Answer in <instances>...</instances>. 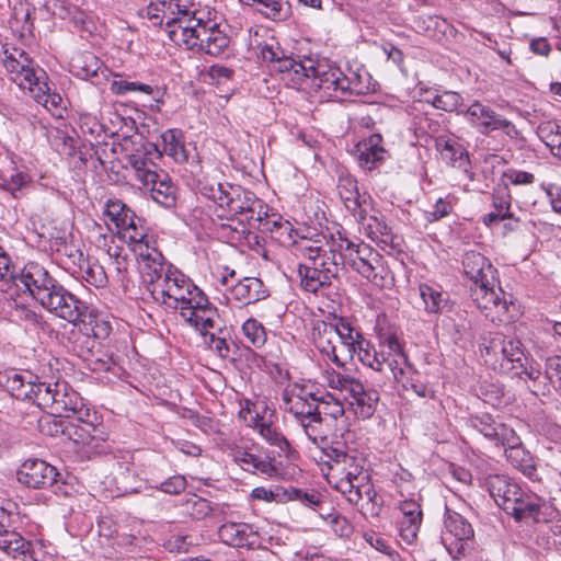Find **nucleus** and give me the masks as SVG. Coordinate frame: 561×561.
<instances>
[{"label": "nucleus", "instance_id": "f257e3e1", "mask_svg": "<svg viewBox=\"0 0 561 561\" xmlns=\"http://www.w3.org/2000/svg\"><path fill=\"white\" fill-rule=\"evenodd\" d=\"M462 267L472 282L473 301L488 320L499 325L510 324L522 316L520 305L499 286L496 270L488 257L469 251L463 256Z\"/></svg>", "mask_w": 561, "mask_h": 561}, {"label": "nucleus", "instance_id": "f03ea898", "mask_svg": "<svg viewBox=\"0 0 561 561\" xmlns=\"http://www.w3.org/2000/svg\"><path fill=\"white\" fill-rule=\"evenodd\" d=\"M148 291L154 300L179 310L182 319L204 335L218 324L217 310L207 297L176 270H168Z\"/></svg>", "mask_w": 561, "mask_h": 561}, {"label": "nucleus", "instance_id": "7ed1b4c3", "mask_svg": "<svg viewBox=\"0 0 561 561\" xmlns=\"http://www.w3.org/2000/svg\"><path fill=\"white\" fill-rule=\"evenodd\" d=\"M204 194L214 201L219 217L237 222V233L256 229L267 214V205L239 185L218 183L205 186Z\"/></svg>", "mask_w": 561, "mask_h": 561}, {"label": "nucleus", "instance_id": "20e7f679", "mask_svg": "<svg viewBox=\"0 0 561 561\" xmlns=\"http://www.w3.org/2000/svg\"><path fill=\"white\" fill-rule=\"evenodd\" d=\"M312 339L316 347L337 366H344L355 354L358 355L364 340L347 322H317Z\"/></svg>", "mask_w": 561, "mask_h": 561}, {"label": "nucleus", "instance_id": "39448f33", "mask_svg": "<svg viewBox=\"0 0 561 561\" xmlns=\"http://www.w3.org/2000/svg\"><path fill=\"white\" fill-rule=\"evenodd\" d=\"M130 221V225L127 222L122 225L116 233L118 238L125 240L131 247V251L137 256L142 283L149 289L171 268L163 265L161 253L150 244L141 220L134 215Z\"/></svg>", "mask_w": 561, "mask_h": 561}, {"label": "nucleus", "instance_id": "423d86ee", "mask_svg": "<svg viewBox=\"0 0 561 561\" xmlns=\"http://www.w3.org/2000/svg\"><path fill=\"white\" fill-rule=\"evenodd\" d=\"M43 307L57 317L78 327L85 335H93L98 339L105 337L110 333V327L104 321H98L82 302L61 287L54 285L47 294L38 300Z\"/></svg>", "mask_w": 561, "mask_h": 561}, {"label": "nucleus", "instance_id": "0eeeda50", "mask_svg": "<svg viewBox=\"0 0 561 561\" xmlns=\"http://www.w3.org/2000/svg\"><path fill=\"white\" fill-rule=\"evenodd\" d=\"M358 358L376 371H383L385 366H387L393 382L408 387V375L411 373V367L407 363L397 335L392 333L381 334L378 350H370L369 343L364 341L363 347L358 352Z\"/></svg>", "mask_w": 561, "mask_h": 561}, {"label": "nucleus", "instance_id": "6e6552de", "mask_svg": "<svg viewBox=\"0 0 561 561\" xmlns=\"http://www.w3.org/2000/svg\"><path fill=\"white\" fill-rule=\"evenodd\" d=\"M181 23L171 32V41L179 47L217 56L229 46V37L214 23H204L195 14Z\"/></svg>", "mask_w": 561, "mask_h": 561}, {"label": "nucleus", "instance_id": "1a4fd4ad", "mask_svg": "<svg viewBox=\"0 0 561 561\" xmlns=\"http://www.w3.org/2000/svg\"><path fill=\"white\" fill-rule=\"evenodd\" d=\"M257 48L261 58L274 65V70L280 73L282 80L288 87L309 91L316 69L312 59L295 60L286 57L274 37L266 38Z\"/></svg>", "mask_w": 561, "mask_h": 561}, {"label": "nucleus", "instance_id": "9d476101", "mask_svg": "<svg viewBox=\"0 0 561 561\" xmlns=\"http://www.w3.org/2000/svg\"><path fill=\"white\" fill-rule=\"evenodd\" d=\"M328 482L337 491L345 494L352 503L358 504L362 500L360 486L357 482L363 474V460L355 453L333 449L329 454Z\"/></svg>", "mask_w": 561, "mask_h": 561}, {"label": "nucleus", "instance_id": "9b49d317", "mask_svg": "<svg viewBox=\"0 0 561 561\" xmlns=\"http://www.w3.org/2000/svg\"><path fill=\"white\" fill-rule=\"evenodd\" d=\"M523 355L519 341L503 335L490 339L482 352L484 363L501 373L512 371Z\"/></svg>", "mask_w": 561, "mask_h": 561}, {"label": "nucleus", "instance_id": "f8f14e48", "mask_svg": "<svg viewBox=\"0 0 561 561\" xmlns=\"http://www.w3.org/2000/svg\"><path fill=\"white\" fill-rule=\"evenodd\" d=\"M3 55L4 68L21 89L28 91L41 79H45V72L41 69H35L32 60L23 49L5 45Z\"/></svg>", "mask_w": 561, "mask_h": 561}, {"label": "nucleus", "instance_id": "ddd939ff", "mask_svg": "<svg viewBox=\"0 0 561 561\" xmlns=\"http://www.w3.org/2000/svg\"><path fill=\"white\" fill-rule=\"evenodd\" d=\"M317 398L306 387L298 383L288 385L282 394L280 407L301 421L305 427L317 421L314 402Z\"/></svg>", "mask_w": 561, "mask_h": 561}, {"label": "nucleus", "instance_id": "4468645a", "mask_svg": "<svg viewBox=\"0 0 561 561\" xmlns=\"http://www.w3.org/2000/svg\"><path fill=\"white\" fill-rule=\"evenodd\" d=\"M472 537L471 525L460 514L449 512L445 518V530L442 536L448 552L456 559L465 556Z\"/></svg>", "mask_w": 561, "mask_h": 561}, {"label": "nucleus", "instance_id": "2eb2a0df", "mask_svg": "<svg viewBox=\"0 0 561 561\" xmlns=\"http://www.w3.org/2000/svg\"><path fill=\"white\" fill-rule=\"evenodd\" d=\"M465 117L482 134L501 129L510 138L518 136V130L510 121L497 115L490 106L481 102H473L465 112Z\"/></svg>", "mask_w": 561, "mask_h": 561}, {"label": "nucleus", "instance_id": "dca6fc26", "mask_svg": "<svg viewBox=\"0 0 561 561\" xmlns=\"http://www.w3.org/2000/svg\"><path fill=\"white\" fill-rule=\"evenodd\" d=\"M146 14L153 24H165L167 33L171 39V32L182 25L184 18H192V12L179 0H151L146 9Z\"/></svg>", "mask_w": 561, "mask_h": 561}, {"label": "nucleus", "instance_id": "f3484780", "mask_svg": "<svg viewBox=\"0 0 561 561\" xmlns=\"http://www.w3.org/2000/svg\"><path fill=\"white\" fill-rule=\"evenodd\" d=\"M346 82L345 75L339 68L324 61L317 62L308 92H321L320 99L329 100L336 96V92L346 91Z\"/></svg>", "mask_w": 561, "mask_h": 561}, {"label": "nucleus", "instance_id": "a211bd4d", "mask_svg": "<svg viewBox=\"0 0 561 561\" xmlns=\"http://www.w3.org/2000/svg\"><path fill=\"white\" fill-rule=\"evenodd\" d=\"M56 477V469L39 459H27L18 470L19 482L34 489L51 485Z\"/></svg>", "mask_w": 561, "mask_h": 561}, {"label": "nucleus", "instance_id": "6ab92c4d", "mask_svg": "<svg viewBox=\"0 0 561 561\" xmlns=\"http://www.w3.org/2000/svg\"><path fill=\"white\" fill-rule=\"evenodd\" d=\"M550 507L540 500L536 494L520 491L517 496L516 504L508 507L506 513L512 515L516 520H533L536 523L546 522L550 513Z\"/></svg>", "mask_w": 561, "mask_h": 561}, {"label": "nucleus", "instance_id": "aec40b11", "mask_svg": "<svg viewBox=\"0 0 561 561\" xmlns=\"http://www.w3.org/2000/svg\"><path fill=\"white\" fill-rule=\"evenodd\" d=\"M53 405H50L49 414L54 416H67L81 413L83 408L82 400L66 381H56L54 383Z\"/></svg>", "mask_w": 561, "mask_h": 561}, {"label": "nucleus", "instance_id": "412c9836", "mask_svg": "<svg viewBox=\"0 0 561 561\" xmlns=\"http://www.w3.org/2000/svg\"><path fill=\"white\" fill-rule=\"evenodd\" d=\"M18 286H23L36 300H39L55 285L47 271L36 263L26 264L19 278Z\"/></svg>", "mask_w": 561, "mask_h": 561}, {"label": "nucleus", "instance_id": "4be33fe9", "mask_svg": "<svg viewBox=\"0 0 561 561\" xmlns=\"http://www.w3.org/2000/svg\"><path fill=\"white\" fill-rule=\"evenodd\" d=\"M62 433L79 448L91 446L93 443L103 442L106 438V433L102 427L82 419L67 424Z\"/></svg>", "mask_w": 561, "mask_h": 561}, {"label": "nucleus", "instance_id": "5701e85b", "mask_svg": "<svg viewBox=\"0 0 561 561\" xmlns=\"http://www.w3.org/2000/svg\"><path fill=\"white\" fill-rule=\"evenodd\" d=\"M399 535L405 543H412L422 523L421 505L414 500H405L400 503Z\"/></svg>", "mask_w": 561, "mask_h": 561}, {"label": "nucleus", "instance_id": "b1692460", "mask_svg": "<svg viewBox=\"0 0 561 561\" xmlns=\"http://www.w3.org/2000/svg\"><path fill=\"white\" fill-rule=\"evenodd\" d=\"M0 551L20 561H37L32 553V543L19 533L3 527L0 523Z\"/></svg>", "mask_w": 561, "mask_h": 561}, {"label": "nucleus", "instance_id": "393cba45", "mask_svg": "<svg viewBox=\"0 0 561 561\" xmlns=\"http://www.w3.org/2000/svg\"><path fill=\"white\" fill-rule=\"evenodd\" d=\"M486 488L496 504L505 512L516 504L517 496H520L522 489L513 483L507 477L493 474L486 479Z\"/></svg>", "mask_w": 561, "mask_h": 561}, {"label": "nucleus", "instance_id": "a878e982", "mask_svg": "<svg viewBox=\"0 0 561 561\" xmlns=\"http://www.w3.org/2000/svg\"><path fill=\"white\" fill-rule=\"evenodd\" d=\"M251 496L255 500L266 503H287L289 501H300L308 505H313L317 503L316 496L313 494H302L297 489H286L279 485L275 486L274 489H265L263 486L254 488L252 490Z\"/></svg>", "mask_w": 561, "mask_h": 561}, {"label": "nucleus", "instance_id": "bb28decb", "mask_svg": "<svg viewBox=\"0 0 561 561\" xmlns=\"http://www.w3.org/2000/svg\"><path fill=\"white\" fill-rule=\"evenodd\" d=\"M219 537L225 543L236 547H254L259 543L256 535L248 524L222 525L219 529Z\"/></svg>", "mask_w": 561, "mask_h": 561}, {"label": "nucleus", "instance_id": "cd10ccee", "mask_svg": "<svg viewBox=\"0 0 561 561\" xmlns=\"http://www.w3.org/2000/svg\"><path fill=\"white\" fill-rule=\"evenodd\" d=\"M362 254H365V256L356 263L354 270L377 286H383L382 274L385 272V267L380 255L373 251L368 245L363 247Z\"/></svg>", "mask_w": 561, "mask_h": 561}, {"label": "nucleus", "instance_id": "c85d7f7f", "mask_svg": "<svg viewBox=\"0 0 561 561\" xmlns=\"http://www.w3.org/2000/svg\"><path fill=\"white\" fill-rule=\"evenodd\" d=\"M232 297L244 305L254 302L265 297V289L261 279L245 277L231 289Z\"/></svg>", "mask_w": 561, "mask_h": 561}, {"label": "nucleus", "instance_id": "c756f323", "mask_svg": "<svg viewBox=\"0 0 561 561\" xmlns=\"http://www.w3.org/2000/svg\"><path fill=\"white\" fill-rule=\"evenodd\" d=\"M256 229L274 233V237L283 243L294 242L291 224L275 213L270 214L268 208L265 218H262Z\"/></svg>", "mask_w": 561, "mask_h": 561}, {"label": "nucleus", "instance_id": "7c9ffc66", "mask_svg": "<svg viewBox=\"0 0 561 561\" xmlns=\"http://www.w3.org/2000/svg\"><path fill=\"white\" fill-rule=\"evenodd\" d=\"M30 182L31 178L13 164L0 169V188L13 196L16 192L26 187Z\"/></svg>", "mask_w": 561, "mask_h": 561}, {"label": "nucleus", "instance_id": "2f4dec72", "mask_svg": "<svg viewBox=\"0 0 561 561\" xmlns=\"http://www.w3.org/2000/svg\"><path fill=\"white\" fill-rule=\"evenodd\" d=\"M30 94L54 115H61L64 110L62 99L57 93H49V88L44 79H41L30 90Z\"/></svg>", "mask_w": 561, "mask_h": 561}, {"label": "nucleus", "instance_id": "473e14b6", "mask_svg": "<svg viewBox=\"0 0 561 561\" xmlns=\"http://www.w3.org/2000/svg\"><path fill=\"white\" fill-rule=\"evenodd\" d=\"M358 150L360 164L366 169H371L377 161L383 159L385 149L381 136L378 134L371 135L359 144Z\"/></svg>", "mask_w": 561, "mask_h": 561}, {"label": "nucleus", "instance_id": "72a5a7b5", "mask_svg": "<svg viewBox=\"0 0 561 561\" xmlns=\"http://www.w3.org/2000/svg\"><path fill=\"white\" fill-rule=\"evenodd\" d=\"M299 273L301 275V286L310 293H316L322 286L330 283L329 274L320 271L316 262L312 266L300 265Z\"/></svg>", "mask_w": 561, "mask_h": 561}, {"label": "nucleus", "instance_id": "f704fd0d", "mask_svg": "<svg viewBox=\"0 0 561 561\" xmlns=\"http://www.w3.org/2000/svg\"><path fill=\"white\" fill-rule=\"evenodd\" d=\"M150 192L152 199L164 207H171L175 204V188L165 174L151 185Z\"/></svg>", "mask_w": 561, "mask_h": 561}, {"label": "nucleus", "instance_id": "c9c22d12", "mask_svg": "<svg viewBox=\"0 0 561 561\" xmlns=\"http://www.w3.org/2000/svg\"><path fill=\"white\" fill-rule=\"evenodd\" d=\"M506 458L511 463L519 469L526 476H533L535 472V462L531 455L518 445L512 449H505Z\"/></svg>", "mask_w": 561, "mask_h": 561}, {"label": "nucleus", "instance_id": "e433bc0d", "mask_svg": "<svg viewBox=\"0 0 561 561\" xmlns=\"http://www.w3.org/2000/svg\"><path fill=\"white\" fill-rule=\"evenodd\" d=\"M114 150H119L130 164H133L134 159H141L142 152H148L142 144L141 136L138 134L122 138Z\"/></svg>", "mask_w": 561, "mask_h": 561}, {"label": "nucleus", "instance_id": "4c0bfd02", "mask_svg": "<svg viewBox=\"0 0 561 561\" xmlns=\"http://www.w3.org/2000/svg\"><path fill=\"white\" fill-rule=\"evenodd\" d=\"M347 82V90H351L358 94H366L376 90V82L373 81L370 75L364 70L351 71L348 76H345Z\"/></svg>", "mask_w": 561, "mask_h": 561}, {"label": "nucleus", "instance_id": "58836bf2", "mask_svg": "<svg viewBox=\"0 0 561 561\" xmlns=\"http://www.w3.org/2000/svg\"><path fill=\"white\" fill-rule=\"evenodd\" d=\"M424 309L430 313L439 312L446 304L444 294L430 285L422 284L419 287Z\"/></svg>", "mask_w": 561, "mask_h": 561}, {"label": "nucleus", "instance_id": "ea45409f", "mask_svg": "<svg viewBox=\"0 0 561 561\" xmlns=\"http://www.w3.org/2000/svg\"><path fill=\"white\" fill-rule=\"evenodd\" d=\"M98 65V58L92 54L76 55L70 60V71L77 77L87 78L95 75Z\"/></svg>", "mask_w": 561, "mask_h": 561}, {"label": "nucleus", "instance_id": "a19ab883", "mask_svg": "<svg viewBox=\"0 0 561 561\" xmlns=\"http://www.w3.org/2000/svg\"><path fill=\"white\" fill-rule=\"evenodd\" d=\"M104 214L113 222L115 230L126 222L130 225V218L135 215L121 201H108Z\"/></svg>", "mask_w": 561, "mask_h": 561}, {"label": "nucleus", "instance_id": "79ce46f5", "mask_svg": "<svg viewBox=\"0 0 561 561\" xmlns=\"http://www.w3.org/2000/svg\"><path fill=\"white\" fill-rule=\"evenodd\" d=\"M316 408V415L317 421H319L320 414L329 415L333 419H337L343 415L344 413V405L341 398L334 397L332 394H327L325 397L321 399H317Z\"/></svg>", "mask_w": 561, "mask_h": 561}, {"label": "nucleus", "instance_id": "37998d69", "mask_svg": "<svg viewBox=\"0 0 561 561\" xmlns=\"http://www.w3.org/2000/svg\"><path fill=\"white\" fill-rule=\"evenodd\" d=\"M244 3H255L257 9L267 18L283 19L288 13L287 2L284 0H240Z\"/></svg>", "mask_w": 561, "mask_h": 561}, {"label": "nucleus", "instance_id": "c03bdc74", "mask_svg": "<svg viewBox=\"0 0 561 561\" xmlns=\"http://www.w3.org/2000/svg\"><path fill=\"white\" fill-rule=\"evenodd\" d=\"M163 151L172 157L176 162H185L187 153L183 144L180 141L175 130H168L162 135Z\"/></svg>", "mask_w": 561, "mask_h": 561}, {"label": "nucleus", "instance_id": "a18cd8bd", "mask_svg": "<svg viewBox=\"0 0 561 561\" xmlns=\"http://www.w3.org/2000/svg\"><path fill=\"white\" fill-rule=\"evenodd\" d=\"M32 383V381H25L22 375L18 373L9 374L5 378L8 391L19 400L30 399L33 389Z\"/></svg>", "mask_w": 561, "mask_h": 561}, {"label": "nucleus", "instance_id": "49530a36", "mask_svg": "<svg viewBox=\"0 0 561 561\" xmlns=\"http://www.w3.org/2000/svg\"><path fill=\"white\" fill-rule=\"evenodd\" d=\"M339 194L341 198L344 201L345 207L351 211L355 213L360 208L359 204V194L357 191L356 181L346 178L341 180L339 184Z\"/></svg>", "mask_w": 561, "mask_h": 561}, {"label": "nucleus", "instance_id": "de8ad7c7", "mask_svg": "<svg viewBox=\"0 0 561 561\" xmlns=\"http://www.w3.org/2000/svg\"><path fill=\"white\" fill-rule=\"evenodd\" d=\"M108 255L113 259L111 262L112 272L116 274L117 282L127 287L130 282L129 268L133 264L127 261L125 254L117 251L112 252V248L108 249Z\"/></svg>", "mask_w": 561, "mask_h": 561}, {"label": "nucleus", "instance_id": "09e8293b", "mask_svg": "<svg viewBox=\"0 0 561 561\" xmlns=\"http://www.w3.org/2000/svg\"><path fill=\"white\" fill-rule=\"evenodd\" d=\"M32 392L28 400L35 402L39 408L49 413L50 405H53L54 398V383L47 385L43 382L32 383Z\"/></svg>", "mask_w": 561, "mask_h": 561}, {"label": "nucleus", "instance_id": "8fccbe9b", "mask_svg": "<svg viewBox=\"0 0 561 561\" xmlns=\"http://www.w3.org/2000/svg\"><path fill=\"white\" fill-rule=\"evenodd\" d=\"M364 245L363 243L356 244L348 239L340 238L337 250L344 262L354 268L356 263L365 256V254H362Z\"/></svg>", "mask_w": 561, "mask_h": 561}, {"label": "nucleus", "instance_id": "3c124183", "mask_svg": "<svg viewBox=\"0 0 561 561\" xmlns=\"http://www.w3.org/2000/svg\"><path fill=\"white\" fill-rule=\"evenodd\" d=\"M350 396L353 399L351 404L356 403L360 408V414L363 416H369L379 400V396L376 391H365L362 383L360 391H358V393H350Z\"/></svg>", "mask_w": 561, "mask_h": 561}, {"label": "nucleus", "instance_id": "603ef678", "mask_svg": "<svg viewBox=\"0 0 561 561\" xmlns=\"http://www.w3.org/2000/svg\"><path fill=\"white\" fill-rule=\"evenodd\" d=\"M137 180L144 185H152L162 175H159L153 169L152 164L149 163L146 159H134L133 164H130Z\"/></svg>", "mask_w": 561, "mask_h": 561}, {"label": "nucleus", "instance_id": "864d4df0", "mask_svg": "<svg viewBox=\"0 0 561 561\" xmlns=\"http://www.w3.org/2000/svg\"><path fill=\"white\" fill-rule=\"evenodd\" d=\"M110 89L114 94H117V95H122L127 92H141V93L149 94V95L154 93L153 89L148 84L116 79V78L111 81Z\"/></svg>", "mask_w": 561, "mask_h": 561}, {"label": "nucleus", "instance_id": "5fc2aeb1", "mask_svg": "<svg viewBox=\"0 0 561 561\" xmlns=\"http://www.w3.org/2000/svg\"><path fill=\"white\" fill-rule=\"evenodd\" d=\"M327 380L332 389L340 390L341 392H346L350 394L358 393V391H360L359 381L343 377L340 374H328Z\"/></svg>", "mask_w": 561, "mask_h": 561}, {"label": "nucleus", "instance_id": "6e6d98bb", "mask_svg": "<svg viewBox=\"0 0 561 561\" xmlns=\"http://www.w3.org/2000/svg\"><path fill=\"white\" fill-rule=\"evenodd\" d=\"M359 217L364 221L365 229L373 240L386 241L383 237L388 234V227L383 221L375 216L364 217L359 215Z\"/></svg>", "mask_w": 561, "mask_h": 561}, {"label": "nucleus", "instance_id": "4d7b16f0", "mask_svg": "<svg viewBox=\"0 0 561 561\" xmlns=\"http://www.w3.org/2000/svg\"><path fill=\"white\" fill-rule=\"evenodd\" d=\"M242 331L249 341L255 346L263 345L266 340L264 328L254 319L247 320L242 325Z\"/></svg>", "mask_w": 561, "mask_h": 561}, {"label": "nucleus", "instance_id": "13d9d810", "mask_svg": "<svg viewBox=\"0 0 561 561\" xmlns=\"http://www.w3.org/2000/svg\"><path fill=\"white\" fill-rule=\"evenodd\" d=\"M461 96L453 91H446L434 96L432 104L436 108L451 112L460 105Z\"/></svg>", "mask_w": 561, "mask_h": 561}, {"label": "nucleus", "instance_id": "bf43d9fd", "mask_svg": "<svg viewBox=\"0 0 561 561\" xmlns=\"http://www.w3.org/2000/svg\"><path fill=\"white\" fill-rule=\"evenodd\" d=\"M494 435L499 440H501L505 449H512L522 444L515 432L505 425H501L496 428Z\"/></svg>", "mask_w": 561, "mask_h": 561}, {"label": "nucleus", "instance_id": "052dcab7", "mask_svg": "<svg viewBox=\"0 0 561 561\" xmlns=\"http://www.w3.org/2000/svg\"><path fill=\"white\" fill-rule=\"evenodd\" d=\"M360 488H364L365 489V492H366V495H367V500L364 501V499L362 497V500L359 502L360 503V508H362V512L365 514V515H370V516H376L378 515L379 511H380V507L377 503H375L374 501V496H375V492L371 490V486L370 484L366 483L364 485H362Z\"/></svg>", "mask_w": 561, "mask_h": 561}, {"label": "nucleus", "instance_id": "680f3d73", "mask_svg": "<svg viewBox=\"0 0 561 561\" xmlns=\"http://www.w3.org/2000/svg\"><path fill=\"white\" fill-rule=\"evenodd\" d=\"M47 8L54 15L62 20H69L75 9L73 5L68 4L64 0H50L47 2Z\"/></svg>", "mask_w": 561, "mask_h": 561}, {"label": "nucleus", "instance_id": "e2e57ef3", "mask_svg": "<svg viewBox=\"0 0 561 561\" xmlns=\"http://www.w3.org/2000/svg\"><path fill=\"white\" fill-rule=\"evenodd\" d=\"M546 374L553 381L559 383L561 381V356L554 355L547 358Z\"/></svg>", "mask_w": 561, "mask_h": 561}, {"label": "nucleus", "instance_id": "0e129e2a", "mask_svg": "<svg viewBox=\"0 0 561 561\" xmlns=\"http://www.w3.org/2000/svg\"><path fill=\"white\" fill-rule=\"evenodd\" d=\"M239 415L249 426L256 427L259 425L256 404L247 401L245 405L241 408Z\"/></svg>", "mask_w": 561, "mask_h": 561}, {"label": "nucleus", "instance_id": "69168bd1", "mask_svg": "<svg viewBox=\"0 0 561 561\" xmlns=\"http://www.w3.org/2000/svg\"><path fill=\"white\" fill-rule=\"evenodd\" d=\"M332 530L340 537H348L352 534V526L346 518L334 516L331 519Z\"/></svg>", "mask_w": 561, "mask_h": 561}, {"label": "nucleus", "instance_id": "338daca9", "mask_svg": "<svg viewBox=\"0 0 561 561\" xmlns=\"http://www.w3.org/2000/svg\"><path fill=\"white\" fill-rule=\"evenodd\" d=\"M185 485H186V481H185L184 477L176 476V477H172L168 481L163 482L161 485V490L165 493L176 494V493H180L181 491H183L185 489Z\"/></svg>", "mask_w": 561, "mask_h": 561}, {"label": "nucleus", "instance_id": "774afa93", "mask_svg": "<svg viewBox=\"0 0 561 561\" xmlns=\"http://www.w3.org/2000/svg\"><path fill=\"white\" fill-rule=\"evenodd\" d=\"M451 206L448 202L439 198L433 206V210L428 213L427 219L430 221L438 220L449 214Z\"/></svg>", "mask_w": 561, "mask_h": 561}]
</instances>
